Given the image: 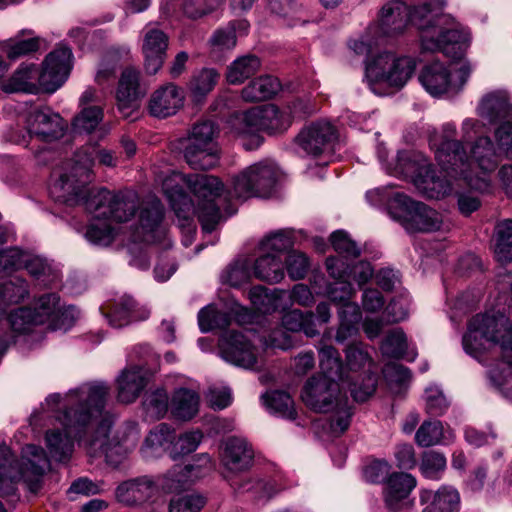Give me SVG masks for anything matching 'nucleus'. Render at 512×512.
Instances as JSON below:
<instances>
[{
    "label": "nucleus",
    "instance_id": "0eeeda50",
    "mask_svg": "<svg viewBox=\"0 0 512 512\" xmlns=\"http://www.w3.org/2000/svg\"><path fill=\"white\" fill-rule=\"evenodd\" d=\"M367 200L375 206L386 207L390 217L408 232H446L451 224L436 210L424 203L415 202L391 186L375 188L366 193Z\"/></svg>",
    "mask_w": 512,
    "mask_h": 512
},
{
    "label": "nucleus",
    "instance_id": "dca6fc26",
    "mask_svg": "<svg viewBox=\"0 0 512 512\" xmlns=\"http://www.w3.org/2000/svg\"><path fill=\"white\" fill-rule=\"evenodd\" d=\"M138 207L137 195L133 192L114 193L106 189L98 191L87 200L90 213L106 216L110 221L126 222Z\"/></svg>",
    "mask_w": 512,
    "mask_h": 512
},
{
    "label": "nucleus",
    "instance_id": "8fccbe9b",
    "mask_svg": "<svg viewBox=\"0 0 512 512\" xmlns=\"http://www.w3.org/2000/svg\"><path fill=\"white\" fill-rule=\"evenodd\" d=\"M219 73L213 68H204L196 73L189 82V90L196 99L205 97L216 86Z\"/></svg>",
    "mask_w": 512,
    "mask_h": 512
},
{
    "label": "nucleus",
    "instance_id": "b1692460",
    "mask_svg": "<svg viewBox=\"0 0 512 512\" xmlns=\"http://www.w3.org/2000/svg\"><path fill=\"white\" fill-rule=\"evenodd\" d=\"M163 206L159 200L153 199L143 205L139 215V225L134 232V240L146 243H156L166 235L162 224Z\"/></svg>",
    "mask_w": 512,
    "mask_h": 512
},
{
    "label": "nucleus",
    "instance_id": "aec40b11",
    "mask_svg": "<svg viewBox=\"0 0 512 512\" xmlns=\"http://www.w3.org/2000/svg\"><path fill=\"white\" fill-rule=\"evenodd\" d=\"M140 77V71L133 67H128L121 73L115 98L117 109L125 118L138 110L140 100L146 94V88L142 87Z\"/></svg>",
    "mask_w": 512,
    "mask_h": 512
},
{
    "label": "nucleus",
    "instance_id": "5fc2aeb1",
    "mask_svg": "<svg viewBox=\"0 0 512 512\" xmlns=\"http://www.w3.org/2000/svg\"><path fill=\"white\" fill-rule=\"evenodd\" d=\"M198 323L202 332H209L213 329H223L230 324V317L226 312L209 305L198 313Z\"/></svg>",
    "mask_w": 512,
    "mask_h": 512
},
{
    "label": "nucleus",
    "instance_id": "9b49d317",
    "mask_svg": "<svg viewBox=\"0 0 512 512\" xmlns=\"http://www.w3.org/2000/svg\"><path fill=\"white\" fill-rule=\"evenodd\" d=\"M385 169L389 174L410 180L427 198L439 199L452 191V184L436 177L428 159L418 151L399 152Z\"/></svg>",
    "mask_w": 512,
    "mask_h": 512
},
{
    "label": "nucleus",
    "instance_id": "4c0bfd02",
    "mask_svg": "<svg viewBox=\"0 0 512 512\" xmlns=\"http://www.w3.org/2000/svg\"><path fill=\"white\" fill-rule=\"evenodd\" d=\"M253 276L258 280L274 284L284 278V265L281 258L270 253H263L253 265Z\"/></svg>",
    "mask_w": 512,
    "mask_h": 512
},
{
    "label": "nucleus",
    "instance_id": "3c124183",
    "mask_svg": "<svg viewBox=\"0 0 512 512\" xmlns=\"http://www.w3.org/2000/svg\"><path fill=\"white\" fill-rule=\"evenodd\" d=\"M39 47L40 40L37 37L29 39H19L18 37H15L0 42V49L3 50L11 60H15L19 57L35 52Z\"/></svg>",
    "mask_w": 512,
    "mask_h": 512
},
{
    "label": "nucleus",
    "instance_id": "69168bd1",
    "mask_svg": "<svg viewBox=\"0 0 512 512\" xmlns=\"http://www.w3.org/2000/svg\"><path fill=\"white\" fill-rule=\"evenodd\" d=\"M331 243L335 251L340 255L338 258L343 262V258H356L360 255V250L344 231H336L331 235Z\"/></svg>",
    "mask_w": 512,
    "mask_h": 512
},
{
    "label": "nucleus",
    "instance_id": "423d86ee",
    "mask_svg": "<svg viewBox=\"0 0 512 512\" xmlns=\"http://www.w3.org/2000/svg\"><path fill=\"white\" fill-rule=\"evenodd\" d=\"M71 60V49L60 46L46 56L41 69L34 63L20 64L13 74L2 82L1 89L5 93H53L68 78Z\"/></svg>",
    "mask_w": 512,
    "mask_h": 512
},
{
    "label": "nucleus",
    "instance_id": "864d4df0",
    "mask_svg": "<svg viewBox=\"0 0 512 512\" xmlns=\"http://www.w3.org/2000/svg\"><path fill=\"white\" fill-rule=\"evenodd\" d=\"M169 400L167 392L158 388L145 394L143 407L146 415L151 419H160L168 411Z\"/></svg>",
    "mask_w": 512,
    "mask_h": 512
},
{
    "label": "nucleus",
    "instance_id": "a878e982",
    "mask_svg": "<svg viewBox=\"0 0 512 512\" xmlns=\"http://www.w3.org/2000/svg\"><path fill=\"white\" fill-rule=\"evenodd\" d=\"M253 460V450L244 438L230 437L221 447L220 461L230 473L247 470Z\"/></svg>",
    "mask_w": 512,
    "mask_h": 512
},
{
    "label": "nucleus",
    "instance_id": "9d476101",
    "mask_svg": "<svg viewBox=\"0 0 512 512\" xmlns=\"http://www.w3.org/2000/svg\"><path fill=\"white\" fill-rule=\"evenodd\" d=\"M342 384L325 377L312 376L304 385L301 398L310 409L320 413H333L330 429L335 435L344 433L351 421L352 411L348 399L341 393Z\"/></svg>",
    "mask_w": 512,
    "mask_h": 512
},
{
    "label": "nucleus",
    "instance_id": "ddd939ff",
    "mask_svg": "<svg viewBox=\"0 0 512 512\" xmlns=\"http://www.w3.org/2000/svg\"><path fill=\"white\" fill-rule=\"evenodd\" d=\"M278 178L277 165L270 160H263L250 165L235 176L229 194L239 200L268 197L274 191Z\"/></svg>",
    "mask_w": 512,
    "mask_h": 512
},
{
    "label": "nucleus",
    "instance_id": "5701e85b",
    "mask_svg": "<svg viewBox=\"0 0 512 512\" xmlns=\"http://www.w3.org/2000/svg\"><path fill=\"white\" fill-rule=\"evenodd\" d=\"M184 102V89L168 82L152 92L148 101V111L154 117L167 118L177 114L183 108Z\"/></svg>",
    "mask_w": 512,
    "mask_h": 512
},
{
    "label": "nucleus",
    "instance_id": "4d7b16f0",
    "mask_svg": "<svg viewBox=\"0 0 512 512\" xmlns=\"http://www.w3.org/2000/svg\"><path fill=\"white\" fill-rule=\"evenodd\" d=\"M248 296L255 310L261 313H270L278 308L279 294L269 293L263 286L251 288Z\"/></svg>",
    "mask_w": 512,
    "mask_h": 512
},
{
    "label": "nucleus",
    "instance_id": "a211bd4d",
    "mask_svg": "<svg viewBox=\"0 0 512 512\" xmlns=\"http://www.w3.org/2000/svg\"><path fill=\"white\" fill-rule=\"evenodd\" d=\"M111 420L108 417H100L93 423V429L90 432L93 435L88 440L80 439L84 447L91 456L104 453L107 463L117 467L128 453V446L119 442L113 443L109 439Z\"/></svg>",
    "mask_w": 512,
    "mask_h": 512
},
{
    "label": "nucleus",
    "instance_id": "7ed1b4c3",
    "mask_svg": "<svg viewBox=\"0 0 512 512\" xmlns=\"http://www.w3.org/2000/svg\"><path fill=\"white\" fill-rule=\"evenodd\" d=\"M109 389L104 383L84 384L70 390L64 398L59 394L49 395L45 403L49 408L61 405L62 417H59L63 430L50 429L45 434V445L52 459L58 462H68L74 451L71 437L87 440L81 433L93 429V423L103 415ZM79 444L84 445L83 442Z\"/></svg>",
    "mask_w": 512,
    "mask_h": 512
},
{
    "label": "nucleus",
    "instance_id": "f257e3e1",
    "mask_svg": "<svg viewBox=\"0 0 512 512\" xmlns=\"http://www.w3.org/2000/svg\"><path fill=\"white\" fill-rule=\"evenodd\" d=\"M484 124L466 118L461 124V139H456L457 129L453 123H445L441 134L430 137L429 143L435 159L448 176L464 180L476 190L489 186L487 174L495 171L502 154L487 135H481Z\"/></svg>",
    "mask_w": 512,
    "mask_h": 512
},
{
    "label": "nucleus",
    "instance_id": "e433bc0d",
    "mask_svg": "<svg viewBox=\"0 0 512 512\" xmlns=\"http://www.w3.org/2000/svg\"><path fill=\"white\" fill-rule=\"evenodd\" d=\"M416 479L408 473H393L385 483L384 499L390 509H397L398 505L415 488Z\"/></svg>",
    "mask_w": 512,
    "mask_h": 512
},
{
    "label": "nucleus",
    "instance_id": "c9c22d12",
    "mask_svg": "<svg viewBox=\"0 0 512 512\" xmlns=\"http://www.w3.org/2000/svg\"><path fill=\"white\" fill-rule=\"evenodd\" d=\"M512 106L505 91H496L484 96L477 108L478 115L489 123H496L511 115Z\"/></svg>",
    "mask_w": 512,
    "mask_h": 512
},
{
    "label": "nucleus",
    "instance_id": "6ab92c4d",
    "mask_svg": "<svg viewBox=\"0 0 512 512\" xmlns=\"http://www.w3.org/2000/svg\"><path fill=\"white\" fill-rule=\"evenodd\" d=\"M337 130L331 122L319 120L305 126L296 137V144L307 154L318 156L331 150Z\"/></svg>",
    "mask_w": 512,
    "mask_h": 512
},
{
    "label": "nucleus",
    "instance_id": "cd10ccee",
    "mask_svg": "<svg viewBox=\"0 0 512 512\" xmlns=\"http://www.w3.org/2000/svg\"><path fill=\"white\" fill-rule=\"evenodd\" d=\"M420 502L423 512H459L461 497L451 485H442L437 490H421Z\"/></svg>",
    "mask_w": 512,
    "mask_h": 512
},
{
    "label": "nucleus",
    "instance_id": "e2e57ef3",
    "mask_svg": "<svg viewBox=\"0 0 512 512\" xmlns=\"http://www.w3.org/2000/svg\"><path fill=\"white\" fill-rule=\"evenodd\" d=\"M210 50L213 54H220L232 50L236 46L235 29L232 26L216 30L209 40Z\"/></svg>",
    "mask_w": 512,
    "mask_h": 512
},
{
    "label": "nucleus",
    "instance_id": "f8f14e48",
    "mask_svg": "<svg viewBox=\"0 0 512 512\" xmlns=\"http://www.w3.org/2000/svg\"><path fill=\"white\" fill-rule=\"evenodd\" d=\"M416 60L407 55L382 52L366 62L365 76L373 93L381 95L379 85L399 90L414 75Z\"/></svg>",
    "mask_w": 512,
    "mask_h": 512
},
{
    "label": "nucleus",
    "instance_id": "f03ea898",
    "mask_svg": "<svg viewBox=\"0 0 512 512\" xmlns=\"http://www.w3.org/2000/svg\"><path fill=\"white\" fill-rule=\"evenodd\" d=\"M444 0H417L408 7L401 0L386 3L378 21L371 24V31L377 32L382 39L402 34L411 22L420 31L421 47L424 51H442L445 54L458 52L470 41V33L451 16L441 14Z\"/></svg>",
    "mask_w": 512,
    "mask_h": 512
},
{
    "label": "nucleus",
    "instance_id": "680f3d73",
    "mask_svg": "<svg viewBox=\"0 0 512 512\" xmlns=\"http://www.w3.org/2000/svg\"><path fill=\"white\" fill-rule=\"evenodd\" d=\"M253 275L247 260H239L228 267L222 275V281L232 287H239L246 283Z\"/></svg>",
    "mask_w": 512,
    "mask_h": 512
},
{
    "label": "nucleus",
    "instance_id": "13d9d810",
    "mask_svg": "<svg viewBox=\"0 0 512 512\" xmlns=\"http://www.w3.org/2000/svg\"><path fill=\"white\" fill-rule=\"evenodd\" d=\"M206 499L198 493H182L173 496L169 503V512H199Z\"/></svg>",
    "mask_w": 512,
    "mask_h": 512
},
{
    "label": "nucleus",
    "instance_id": "412c9836",
    "mask_svg": "<svg viewBox=\"0 0 512 512\" xmlns=\"http://www.w3.org/2000/svg\"><path fill=\"white\" fill-rule=\"evenodd\" d=\"M35 319L39 325L48 323L53 330L70 325L76 314L74 307L61 309L60 299L55 293H47L40 296L31 307Z\"/></svg>",
    "mask_w": 512,
    "mask_h": 512
},
{
    "label": "nucleus",
    "instance_id": "1a4fd4ad",
    "mask_svg": "<svg viewBox=\"0 0 512 512\" xmlns=\"http://www.w3.org/2000/svg\"><path fill=\"white\" fill-rule=\"evenodd\" d=\"M95 157L99 163L107 167H114L117 158L108 150L87 149L75 155L74 162L58 175V178L50 186V195L56 201L76 203L84 197V187L90 181Z\"/></svg>",
    "mask_w": 512,
    "mask_h": 512
},
{
    "label": "nucleus",
    "instance_id": "2eb2a0df",
    "mask_svg": "<svg viewBox=\"0 0 512 512\" xmlns=\"http://www.w3.org/2000/svg\"><path fill=\"white\" fill-rule=\"evenodd\" d=\"M256 335L229 331L224 333L219 341V353L221 358L237 367L254 370L260 368L263 363L262 349L256 345Z\"/></svg>",
    "mask_w": 512,
    "mask_h": 512
},
{
    "label": "nucleus",
    "instance_id": "338daca9",
    "mask_svg": "<svg viewBox=\"0 0 512 512\" xmlns=\"http://www.w3.org/2000/svg\"><path fill=\"white\" fill-rule=\"evenodd\" d=\"M382 37L377 32L371 31V25L367 28L366 32L358 39L352 40L349 43L350 49L357 55H370L374 48L377 47Z\"/></svg>",
    "mask_w": 512,
    "mask_h": 512
},
{
    "label": "nucleus",
    "instance_id": "473e14b6",
    "mask_svg": "<svg viewBox=\"0 0 512 512\" xmlns=\"http://www.w3.org/2000/svg\"><path fill=\"white\" fill-rule=\"evenodd\" d=\"M319 367L321 374L318 377H325L330 381H336L344 384L350 382L352 377L346 372L338 350L326 344H321L318 348Z\"/></svg>",
    "mask_w": 512,
    "mask_h": 512
},
{
    "label": "nucleus",
    "instance_id": "6e6d98bb",
    "mask_svg": "<svg viewBox=\"0 0 512 512\" xmlns=\"http://www.w3.org/2000/svg\"><path fill=\"white\" fill-rule=\"evenodd\" d=\"M103 116L104 114L102 106L83 107L73 120V128L75 131L80 133H90L103 120Z\"/></svg>",
    "mask_w": 512,
    "mask_h": 512
},
{
    "label": "nucleus",
    "instance_id": "7c9ffc66",
    "mask_svg": "<svg viewBox=\"0 0 512 512\" xmlns=\"http://www.w3.org/2000/svg\"><path fill=\"white\" fill-rule=\"evenodd\" d=\"M28 295V286L23 279H14L0 284V357L6 351L9 335L6 331L7 323L2 319L5 315V307L17 304Z\"/></svg>",
    "mask_w": 512,
    "mask_h": 512
},
{
    "label": "nucleus",
    "instance_id": "39448f33",
    "mask_svg": "<svg viewBox=\"0 0 512 512\" xmlns=\"http://www.w3.org/2000/svg\"><path fill=\"white\" fill-rule=\"evenodd\" d=\"M188 188L197 197V215L205 232H212L221 219L216 199L223 190L221 181L212 175H185L172 171L162 180V189L177 216L195 210L192 200L184 193Z\"/></svg>",
    "mask_w": 512,
    "mask_h": 512
},
{
    "label": "nucleus",
    "instance_id": "6e6552de",
    "mask_svg": "<svg viewBox=\"0 0 512 512\" xmlns=\"http://www.w3.org/2000/svg\"><path fill=\"white\" fill-rule=\"evenodd\" d=\"M50 469V461L44 450L29 444L22 449L21 461L14 460L11 450L0 445V493L13 494L16 484L22 481L29 491L36 493L42 483L46 471Z\"/></svg>",
    "mask_w": 512,
    "mask_h": 512
},
{
    "label": "nucleus",
    "instance_id": "f3484780",
    "mask_svg": "<svg viewBox=\"0 0 512 512\" xmlns=\"http://www.w3.org/2000/svg\"><path fill=\"white\" fill-rule=\"evenodd\" d=\"M291 124V115L280 111L273 104L254 107L239 118L238 133L242 135H255L260 131L269 133L283 132Z\"/></svg>",
    "mask_w": 512,
    "mask_h": 512
},
{
    "label": "nucleus",
    "instance_id": "bb28decb",
    "mask_svg": "<svg viewBox=\"0 0 512 512\" xmlns=\"http://www.w3.org/2000/svg\"><path fill=\"white\" fill-rule=\"evenodd\" d=\"M147 372L142 366L125 367L116 379L117 398L121 403L134 402L147 385Z\"/></svg>",
    "mask_w": 512,
    "mask_h": 512
},
{
    "label": "nucleus",
    "instance_id": "4be33fe9",
    "mask_svg": "<svg viewBox=\"0 0 512 512\" xmlns=\"http://www.w3.org/2000/svg\"><path fill=\"white\" fill-rule=\"evenodd\" d=\"M168 45L169 37L165 32L150 25L144 28L141 48L148 75H155L162 69Z\"/></svg>",
    "mask_w": 512,
    "mask_h": 512
},
{
    "label": "nucleus",
    "instance_id": "20e7f679",
    "mask_svg": "<svg viewBox=\"0 0 512 512\" xmlns=\"http://www.w3.org/2000/svg\"><path fill=\"white\" fill-rule=\"evenodd\" d=\"M496 346L500 349L502 362L489 369L488 377L492 385L508 392L512 389V331L509 319L503 314L474 316L463 337L465 352L480 360L486 351Z\"/></svg>",
    "mask_w": 512,
    "mask_h": 512
},
{
    "label": "nucleus",
    "instance_id": "393cba45",
    "mask_svg": "<svg viewBox=\"0 0 512 512\" xmlns=\"http://www.w3.org/2000/svg\"><path fill=\"white\" fill-rule=\"evenodd\" d=\"M26 123L29 135L43 141L58 139L65 130L61 116L48 108L30 112Z\"/></svg>",
    "mask_w": 512,
    "mask_h": 512
},
{
    "label": "nucleus",
    "instance_id": "79ce46f5",
    "mask_svg": "<svg viewBox=\"0 0 512 512\" xmlns=\"http://www.w3.org/2000/svg\"><path fill=\"white\" fill-rule=\"evenodd\" d=\"M92 219L85 232L86 239L99 246L110 245L116 236V229L106 216L92 213Z\"/></svg>",
    "mask_w": 512,
    "mask_h": 512
},
{
    "label": "nucleus",
    "instance_id": "f704fd0d",
    "mask_svg": "<svg viewBox=\"0 0 512 512\" xmlns=\"http://www.w3.org/2000/svg\"><path fill=\"white\" fill-rule=\"evenodd\" d=\"M419 80L429 94L441 95L452 86L451 68L440 62H433L422 70Z\"/></svg>",
    "mask_w": 512,
    "mask_h": 512
},
{
    "label": "nucleus",
    "instance_id": "603ef678",
    "mask_svg": "<svg viewBox=\"0 0 512 512\" xmlns=\"http://www.w3.org/2000/svg\"><path fill=\"white\" fill-rule=\"evenodd\" d=\"M346 365L350 372L363 370L365 373H370L373 362L367 348L357 343L347 347Z\"/></svg>",
    "mask_w": 512,
    "mask_h": 512
},
{
    "label": "nucleus",
    "instance_id": "c85d7f7f",
    "mask_svg": "<svg viewBox=\"0 0 512 512\" xmlns=\"http://www.w3.org/2000/svg\"><path fill=\"white\" fill-rule=\"evenodd\" d=\"M157 492V485L148 476L133 478L121 483L116 489V497L119 502L135 506L151 499Z\"/></svg>",
    "mask_w": 512,
    "mask_h": 512
},
{
    "label": "nucleus",
    "instance_id": "4468645a",
    "mask_svg": "<svg viewBox=\"0 0 512 512\" xmlns=\"http://www.w3.org/2000/svg\"><path fill=\"white\" fill-rule=\"evenodd\" d=\"M218 131L211 121L196 123L184 142V157L193 169L207 170L218 163Z\"/></svg>",
    "mask_w": 512,
    "mask_h": 512
},
{
    "label": "nucleus",
    "instance_id": "de8ad7c7",
    "mask_svg": "<svg viewBox=\"0 0 512 512\" xmlns=\"http://www.w3.org/2000/svg\"><path fill=\"white\" fill-rule=\"evenodd\" d=\"M265 406L283 418L295 419L296 410L291 396L284 391H272L262 396Z\"/></svg>",
    "mask_w": 512,
    "mask_h": 512
},
{
    "label": "nucleus",
    "instance_id": "49530a36",
    "mask_svg": "<svg viewBox=\"0 0 512 512\" xmlns=\"http://www.w3.org/2000/svg\"><path fill=\"white\" fill-rule=\"evenodd\" d=\"M173 439V431L167 424L155 427L146 437L141 449L145 458L158 456Z\"/></svg>",
    "mask_w": 512,
    "mask_h": 512
},
{
    "label": "nucleus",
    "instance_id": "bf43d9fd",
    "mask_svg": "<svg viewBox=\"0 0 512 512\" xmlns=\"http://www.w3.org/2000/svg\"><path fill=\"white\" fill-rule=\"evenodd\" d=\"M292 245L293 241L289 232L278 231L261 241L260 250L262 253L274 254L281 258V254L290 249Z\"/></svg>",
    "mask_w": 512,
    "mask_h": 512
},
{
    "label": "nucleus",
    "instance_id": "052dcab7",
    "mask_svg": "<svg viewBox=\"0 0 512 512\" xmlns=\"http://www.w3.org/2000/svg\"><path fill=\"white\" fill-rule=\"evenodd\" d=\"M445 468L446 458L443 454L436 451H428L423 454L421 472L426 478L431 480L439 479Z\"/></svg>",
    "mask_w": 512,
    "mask_h": 512
},
{
    "label": "nucleus",
    "instance_id": "2f4dec72",
    "mask_svg": "<svg viewBox=\"0 0 512 512\" xmlns=\"http://www.w3.org/2000/svg\"><path fill=\"white\" fill-rule=\"evenodd\" d=\"M103 310L109 324L115 328L123 327L134 320H144L149 317V311L147 309L137 310L134 300L127 295L114 299Z\"/></svg>",
    "mask_w": 512,
    "mask_h": 512
},
{
    "label": "nucleus",
    "instance_id": "a19ab883",
    "mask_svg": "<svg viewBox=\"0 0 512 512\" xmlns=\"http://www.w3.org/2000/svg\"><path fill=\"white\" fill-rule=\"evenodd\" d=\"M280 89L277 78L266 75L251 81L242 89V97L245 101H264L272 98Z\"/></svg>",
    "mask_w": 512,
    "mask_h": 512
},
{
    "label": "nucleus",
    "instance_id": "a18cd8bd",
    "mask_svg": "<svg viewBox=\"0 0 512 512\" xmlns=\"http://www.w3.org/2000/svg\"><path fill=\"white\" fill-rule=\"evenodd\" d=\"M282 325L288 331H302L307 337H314L319 333L312 312L291 310L283 315Z\"/></svg>",
    "mask_w": 512,
    "mask_h": 512
},
{
    "label": "nucleus",
    "instance_id": "09e8293b",
    "mask_svg": "<svg viewBox=\"0 0 512 512\" xmlns=\"http://www.w3.org/2000/svg\"><path fill=\"white\" fill-rule=\"evenodd\" d=\"M495 255L501 263L512 261V219L503 220L496 226Z\"/></svg>",
    "mask_w": 512,
    "mask_h": 512
},
{
    "label": "nucleus",
    "instance_id": "37998d69",
    "mask_svg": "<svg viewBox=\"0 0 512 512\" xmlns=\"http://www.w3.org/2000/svg\"><path fill=\"white\" fill-rule=\"evenodd\" d=\"M260 60L254 55H245L235 59L228 67L226 80L229 84L238 85L253 76L260 68Z\"/></svg>",
    "mask_w": 512,
    "mask_h": 512
},
{
    "label": "nucleus",
    "instance_id": "0e129e2a",
    "mask_svg": "<svg viewBox=\"0 0 512 512\" xmlns=\"http://www.w3.org/2000/svg\"><path fill=\"white\" fill-rule=\"evenodd\" d=\"M406 348L405 334L398 329L391 331L381 346L383 354L392 358L404 357Z\"/></svg>",
    "mask_w": 512,
    "mask_h": 512
},
{
    "label": "nucleus",
    "instance_id": "58836bf2",
    "mask_svg": "<svg viewBox=\"0 0 512 512\" xmlns=\"http://www.w3.org/2000/svg\"><path fill=\"white\" fill-rule=\"evenodd\" d=\"M2 319L7 323L6 331L10 337L6 348L13 341V333H28L38 326L31 307L18 308L9 315L7 314V307H5V315L2 316Z\"/></svg>",
    "mask_w": 512,
    "mask_h": 512
},
{
    "label": "nucleus",
    "instance_id": "774afa93",
    "mask_svg": "<svg viewBox=\"0 0 512 512\" xmlns=\"http://www.w3.org/2000/svg\"><path fill=\"white\" fill-rule=\"evenodd\" d=\"M361 383L352 382L349 385V389L353 399L357 402H364L369 399L376 389V377L370 372L363 376L359 375Z\"/></svg>",
    "mask_w": 512,
    "mask_h": 512
},
{
    "label": "nucleus",
    "instance_id": "c03bdc74",
    "mask_svg": "<svg viewBox=\"0 0 512 512\" xmlns=\"http://www.w3.org/2000/svg\"><path fill=\"white\" fill-rule=\"evenodd\" d=\"M454 434L451 430L444 431L440 421H425L417 430L415 440L419 446L430 447L439 443L453 440Z\"/></svg>",
    "mask_w": 512,
    "mask_h": 512
},
{
    "label": "nucleus",
    "instance_id": "c756f323",
    "mask_svg": "<svg viewBox=\"0 0 512 512\" xmlns=\"http://www.w3.org/2000/svg\"><path fill=\"white\" fill-rule=\"evenodd\" d=\"M344 262L336 257H330L326 260V267L329 275L335 279V282L329 284L326 295L332 302L340 307L344 303L350 302L355 291L348 281V273L346 269H342Z\"/></svg>",
    "mask_w": 512,
    "mask_h": 512
},
{
    "label": "nucleus",
    "instance_id": "ea45409f",
    "mask_svg": "<svg viewBox=\"0 0 512 512\" xmlns=\"http://www.w3.org/2000/svg\"><path fill=\"white\" fill-rule=\"evenodd\" d=\"M199 407L198 394L190 389H177L171 400V413L178 419L190 420L193 418Z\"/></svg>",
    "mask_w": 512,
    "mask_h": 512
},
{
    "label": "nucleus",
    "instance_id": "72a5a7b5",
    "mask_svg": "<svg viewBox=\"0 0 512 512\" xmlns=\"http://www.w3.org/2000/svg\"><path fill=\"white\" fill-rule=\"evenodd\" d=\"M198 461L201 463L196 467L194 465H176L163 477L161 483L162 488L168 493L179 490L183 488L187 483L200 476V473L195 471L196 468H210L212 465L211 458L208 454L199 455Z\"/></svg>",
    "mask_w": 512,
    "mask_h": 512
}]
</instances>
